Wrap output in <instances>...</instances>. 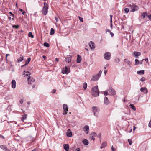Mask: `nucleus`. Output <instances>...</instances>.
<instances>
[{
    "label": "nucleus",
    "mask_w": 151,
    "mask_h": 151,
    "mask_svg": "<svg viewBox=\"0 0 151 151\" xmlns=\"http://www.w3.org/2000/svg\"><path fill=\"white\" fill-rule=\"evenodd\" d=\"M91 93L92 95L94 96H97L99 94V91L98 90V86L96 85L92 88Z\"/></svg>",
    "instance_id": "obj_1"
},
{
    "label": "nucleus",
    "mask_w": 151,
    "mask_h": 151,
    "mask_svg": "<svg viewBox=\"0 0 151 151\" xmlns=\"http://www.w3.org/2000/svg\"><path fill=\"white\" fill-rule=\"evenodd\" d=\"M99 108L96 106L93 107L92 108V112L93 113L94 115L96 117H99L98 114L99 111Z\"/></svg>",
    "instance_id": "obj_2"
},
{
    "label": "nucleus",
    "mask_w": 151,
    "mask_h": 151,
    "mask_svg": "<svg viewBox=\"0 0 151 151\" xmlns=\"http://www.w3.org/2000/svg\"><path fill=\"white\" fill-rule=\"evenodd\" d=\"M102 73V71L101 70H100L97 75H94L93 76L91 80L92 81H95L98 80L101 76Z\"/></svg>",
    "instance_id": "obj_3"
},
{
    "label": "nucleus",
    "mask_w": 151,
    "mask_h": 151,
    "mask_svg": "<svg viewBox=\"0 0 151 151\" xmlns=\"http://www.w3.org/2000/svg\"><path fill=\"white\" fill-rule=\"evenodd\" d=\"M128 6L131 9L130 11L131 12H134L137 11L138 9V7L133 4H132L129 5Z\"/></svg>",
    "instance_id": "obj_4"
},
{
    "label": "nucleus",
    "mask_w": 151,
    "mask_h": 151,
    "mask_svg": "<svg viewBox=\"0 0 151 151\" xmlns=\"http://www.w3.org/2000/svg\"><path fill=\"white\" fill-rule=\"evenodd\" d=\"M70 71V70L69 67L65 66V68H63L62 70V72L63 74H68Z\"/></svg>",
    "instance_id": "obj_5"
},
{
    "label": "nucleus",
    "mask_w": 151,
    "mask_h": 151,
    "mask_svg": "<svg viewBox=\"0 0 151 151\" xmlns=\"http://www.w3.org/2000/svg\"><path fill=\"white\" fill-rule=\"evenodd\" d=\"M63 114L64 115H66L68 111V107L67 105L66 104H64L63 105Z\"/></svg>",
    "instance_id": "obj_6"
},
{
    "label": "nucleus",
    "mask_w": 151,
    "mask_h": 151,
    "mask_svg": "<svg viewBox=\"0 0 151 151\" xmlns=\"http://www.w3.org/2000/svg\"><path fill=\"white\" fill-rule=\"evenodd\" d=\"M111 53L108 52H106L104 55V57L105 59L109 60L111 58Z\"/></svg>",
    "instance_id": "obj_7"
},
{
    "label": "nucleus",
    "mask_w": 151,
    "mask_h": 151,
    "mask_svg": "<svg viewBox=\"0 0 151 151\" xmlns=\"http://www.w3.org/2000/svg\"><path fill=\"white\" fill-rule=\"evenodd\" d=\"M27 80L28 84H31L35 81V79L32 77L29 76L27 78Z\"/></svg>",
    "instance_id": "obj_8"
},
{
    "label": "nucleus",
    "mask_w": 151,
    "mask_h": 151,
    "mask_svg": "<svg viewBox=\"0 0 151 151\" xmlns=\"http://www.w3.org/2000/svg\"><path fill=\"white\" fill-rule=\"evenodd\" d=\"M108 91L110 94L109 95H115L116 94V92L112 88L110 87Z\"/></svg>",
    "instance_id": "obj_9"
},
{
    "label": "nucleus",
    "mask_w": 151,
    "mask_h": 151,
    "mask_svg": "<svg viewBox=\"0 0 151 151\" xmlns=\"http://www.w3.org/2000/svg\"><path fill=\"white\" fill-rule=\"evenodd\" d=\"M89 46L91 49L95 48V44L92 41H90L89 43Z\"/></svg>",
    "instance_id": "obj_10"
},
{
    "label": "nucleus",
    "mask_w": 151,
    "mask_h": 151,
    "mask_svg": "<svg viewBox=\"0 0 151 151\" xmlns=\"http://www.w3.org/2000/svg\"><path fill=\"white\" fill-rule=\"evenodd\" d=\"M83 129L86 133V134H88V133L89 130V127L88 126H85L83 128Z\"/></svg>",
    "instance_id": "obj_11"
},
{
    "label": "nucleus",
    "mask_w": 151,
    "mask_h": 151,
    "mask_svg": "<svg viewBox=\"0 0 151 151\" xmlns=\"http://www.w3.org/2000/svg\"><path fill=\"white\" fill-rule=\"evenodd\" d=\"M140 91L142 92H144L145 94L148 92V90L145 87H142L140 89Z\"/></svg>",
    "instance_id": "obj_12"
},
{
    "label": "nucleus",
    "mask_w": 151,
    "mask_h": 151,
    "mask_svg": "<svg viewBox=\"0 0 151 151\" xmlns=\"http://www.w3.org/2000/svg\"><path fill=\"white\" fill-rule=\"evenodd\" d=\"M12 87L13 88H15L16 87V82L15 80H13L11 82Z\"/></svg>",
    "instance_id": "obj_13"
},
{
    "label": "nucleus",
    "mask_w": 151,
    "mask_h": 151,
    "mask_svg": "<svg viewBox=\"0 0 151 151\" xmlns=\"http://www.w3.org/2000/svg\"><path fill=\"white\" fill-rule=\"evenodd\" d=\"M141 53L139 52L134 51L133 52V54L136 58H137L139 56L141 55Z\"/></svg>",
    "instance_id": "obj_14"
},
{
    "label": "nucleus",
    "mask_w": 151,
    "mask_h": 151,
    "mask_svg": "<svg viewBox=\"0 0 151 151\" xmlns=\"http://www.w3.org/2000/svg\"><path fill=\"white\" fill-rule=\"evenodd\" d=\"M48 9L43 8L42 10V14L45 15L47 14Z\"/></svg>",
    "instance_id": "obj_15"
},
{
    "label": "nucleus",
    "mask_w": 151,
    "mask_h": 151,
    "mask_svg": "<svg viewBox=\"0 0 151 151\" xmlns=\"http://www.w3.org/2000/svg\"><path fill=\"white\" fill-rule=\"evenodd\" d=\"M110 103L108 98L107 97H105L104 99V103L106 105H108Z\"/></svg>",
    "instance_id": "obj_16"
},
{
    "label": "nucleus",
    "mask_w": 151,
    "mask_h": 151,
    "mask_svg": "<svg viewBox=\"0 0 151 151\" xmlns=\"http://www.w3.org/2000/svg\"><path fill=\"white\" fill-rule=\"evenodd\" d=\"M31 73L29 71H24L23 72V75H24V76H27L29 75H30Z\"/></svg>",
    "instance_id": "obj_17"
},
{
    "label": "nucleus",
    "mask_w": 151,
    "mask_h": 151,
    "mask_svg": "<svg viewBox=\"0 0 151 151\" xmlns=\"http://www.w3.org/2000/svg\"><path fill=\"white\" fill-rule=\"evenodd\" d=\"M64 149L66 151H68L69 149V146L68 144H65L63 145Z\"/></svg>",
    "instance_id": "obj_18"
},
{
    "label": "nucleus",
    "mask_w": 151,
    "mask_h": 151,
    "mask_svg": "<svg viewBox=\"0 0 151 151\" xmlns=\"http://www.w3.org/2000/svg\"><path fill=\"white\" fill-rule=\"evenodd\" d=\"M106 145H107V142H106L105 141V142H103L100 148L101 149L104 148L105 147H106Z\"/></svg>",
    "instance_id": "obj_19"
},
{
    "label": "nucleus",
    "mask_w": 151,
    "mask_h": 151,
    "mask_svg": "<svg viewBox=\"0 0 151 151\" xmlns=\"http://www.w3.org/2000/svg\"><path fill=\"white\" fill-rule=\"evenodd\" d=\"M81 60V56L79 55H77V58L76 60L77 63H80Z\"/></svg>",
    "instance_id": "obj_20"
},
{
    "label": "nucleus",
    "mask_w": 151,
    "mask_h": 151,
    "mask_svg": "<svg viewBox=\"0 0 151 151\" xmlns=\"http://www.w3.org/2000/svg\"><path fill=\"white\" fill-rule=\"evenodd\" d=\"M24 59L23 56L21 55H20V57L17 59V61L18 63L22 61Z\"/></svg>",
    "instance_id": "obj_21"
},
{
    "label": "nucleus",
    "mask_w": 151,
    "mask_h": 151,
    "mask_svg": "<svg viewBox=\"0 0 151 151\" xmlns=\"http://www.w3.org/2000/svg\"><path fill=\"white\" fill-rule=\"evenodd\" d=\"M82 142L83 144L86 145H87L88 144V142L86 139H84Z\"/></svg>",
    "instance_id": "obj_22"
},
{
    "label": "nucleus",
    "mask_w": 151,
    "mask_h": 151,
    "mask_svg": "<svg viewBox=\"0 0 151 151\" xmlns=\"http://www.w3.org/2000/svg\"><path fill=\"white\" fill-rule=\"evenodd\" d=\"M69 130L70 131L69 132L68 130V132L67 133V136L68 137H71L72 135V133L70 131V129H69Z\"/></svg>",
    "instance_id": "obj_23"
},
{
    "label": "nucleus",
    "mask_w": 151,
    "mask_h": 151,
    "mask_svg": "<svg viewBox=\"0 0 151 151\" xmlns=\"http://www.w3.org/2000/svg\"><path fill=\"white\" fill-rule=\"evenodd\" d=\"M124 62L126 63H127L128 65L129 66V67L131 68V66L130 65V61L129 60H127V59H125L124 60Z\"/></svg>",
    "instance_id": "obj_24"
},
{
    "label": "nucleus",
    "mask_w": 151,
    "mask_h": 151,
    "mask_svg": "<svg viewBox=\"0 0 151 151\" xmlns=\"http://www.w3.org/2000/svg\"><path fill=\"white\" fill-rule=\"evenodd\" d=\"M137 73L139 75H142L144 73V70H142L140 71H138L137 72Z\"/></svg>",
    "instance_id": "obj_25"
},
{
    "label": "nucleus",
    "mask_w": 151,
    "mask_h": 151,
    "mask_svg": "<svg viewBox=\"0 0 151 151\" xmlns=\"http://www.w3.org/2000/svg\"><path fill=\"white\" fill-rule=\"evenodd\" d=\"M72 57L70 55H68L67 57L65 58V61H67L68 60H71Z\"/></svg>",
    "instance_id": "obj_26"
},
{
    "label": "nucleus",
    "mask_w": 151,
    "mask_h": 151,
    "mask_svg": "<svg viewBox=\"0 0 151 151\" xmlns=\"http://www.w3.org/2000/svg\"><path fill=\"white\" fill-rule=\"evenodd\" d=\"M31 59L30 58H28L26 61L25 62V65H27L29 63L31 60Z\"/></svg>",
    "instance_id": "obj_27"
},
{
    "label": "nucleus",
    "mask_w": 151,
    "mask_h": 151,
    "mask_svg": "<svg viewBox=\"0 0 151 151\" xmlns=\"http://www.w3.org/2000/svg\"><path fill=\"white\" fill-rule=\"evenodd\" d=\"M27 116V114H25L24 115L22 116V117L21 120L23 122L24 120L26 118Z\"/></svg>",
    "instance_id": "obj_28"
},
{
    "label": "nucleus",
    "mask_w": 151,
    "mask_h": 151,
    "mask_svg": "<svg viewBox=\"0 0 151 151\" xmlns=\"http://www.w3.org/2000/svg\"><path fill=\"white\" fill-rule=\"evenodd\" d=\"M97 135V134L96 133L94 132H92L91 135V137H96Z\"/></svg>",
    "instance_id": "obj_29"
},
{
    "label": "nucleus",
    "mask_w": 151,
    "mask_h": 151,
    "mask_svg": "<svg viewBox=\"0 0 151 151\" xmlns=\"http://www.w3.org/2000/svg\"><path fill=\"white\" fill-rule=\"evenodd\" d=\"M147 14V12H145L142 13L141 16L142 17L143 19H144L145 17V15Z\"/></svg>",
    "instance_id": "obj_30"
},
{
    "label": "nucleus",
    "mask_w": 151,
    "mask_h": 151,
    "mask_svg": "<svg viewBox=\"0 0 151 151\" xmlns=\"http://www.w3.org/2000/svg\"><path fill=\"white\" fill-rule=\"evenodd\" d=\"M55 33V30L53 28H52L51 29L50 35H52Z\"/></svg>",
    "instance_id": "obj_31"
},
{
    "label": "nucleus",
    "mask_w": 151,
    "mask_h": 151,
    "mask_svg": "<svg viewBox=\"0 0 151 151\" xmlns=\"http://www.w3.org/2000/svg\"><path fill=\"white\" fill-rule=\"evenodd\" d=\"M129 106L131 107L132 109H133L134 111L136 110V108L133 104H130L129 105Z\"/></svg>",
    "instance_id": "obj_32"
},
{
    "label": "nucleus",
    "mask_w": 151,
    "mask_h": 151,
    "mask_svg": "<svg viewBox=\"0 0 151 151\" xmlns=\"http://www.w3.org/2000/svg\"><path fill=\"white\" fill-rule=\"evenodd\" d=\"M44 7L43 8L48 9V5L46 2L44 3Z\"/></svg>",
    "instance_id": "obj_33"
},
{
    "label": "nucleus",
    "mask_w": 151,
    "mask_h": 151,
    "mask_svg": "<svg viewBox=\"0 0 151 151\" xmlns=\"http://www.w3.org/2000/svg\"><path fill=\"white\" fill-rule=\"evenodd\" d=\"M28 36L29 37L32 38H33L34 37V35L31 32H29V33Z\"/></svg>",
    "instance_id": "obj_34"
},
{
    "label": "nucleus",
    "mask_w": 151,
    "mask_h": 151,
    "mask_svg": "<svg viewBox=\"0 0 151 151\" xmlns=\"http://www.w3.org/2000/svg\"><path fill=\"white\" fill-rule=\"evenodd\" d=\"M87 86V83H84L83 86V87L85 90H86V89Z\"/></svg>",
    "instance_id": "obj_35"
},
{
    "label": "nucleus",
    "mask_w": 151,
    "mask_h": 151,
    "mask_svg": "<svg viewBox=\"0 0 151 151\" xmlns=\"http://www.w3.org/2000/svg\"><path fill=\"white\" fill-rule=\"evenodd\" d=\"M0 148L3 150H6L7 148L4 145H0Z\"/></svg>",
    "instance_id": "obj_36"
},
{
    "label": "nucleus",
    "mask_w": 151,
    "mask_h": 151,
    "mask_svg": "<svg viewBox=\"0 0 151 151\" xmlns=\"http://www.w3.org/2000/svg\"><path fill=\"white\" fill-rule=\"evenodd\" d=\"M115 62L116 63H118L120 61V59L118 58H116L114 59Z\"/></svg>",
    "instance_id": "obj_37"
},
{
    "label": "nucleus",
    "mask_w": 151,
    "mask_h": 151,
    "mask_svg": "<svg viewBox=\"0 0 151 151\" xmlns=\"http://www.w3.org/2000/svg\"><path fill=\"white\" fill-rule=\"evenodd\" d=\"M135 65H137L138 64H139L140 63V61H139V60L137 59H136L135 60Z\"/></svg>",
    "instance_id": "obj_38"
},
{
    "label": "nucleus",
    "mask_w": 151,
    "mask_h": 151,
    "mask_svg": "<svg viewBox=\"0 0 151 151\" xmlns=\"http://www.w3.org/2000/svg\"><path fill=\"white\" fill-rule=\"evenodd\" d=\"M43 45L44 46L47 47H49L50 46V45L47 42L44 43Z\"/></svg>",
    "instance_id": "obj_39"
},
{
    "label": "nucleus",
    "mask_w": 151,
    "mask_h": 151,
    "mask_svg": "<svg viewBox=\"0 0 151 151\" xmlns=\"http://www.w3.org/2000/svg\"><path fill=\"white\" fill-rule=\"evenodd\" d=\"M125 13H127L129 12V9L128 8H126L124 9Z\"/></svg>",
    "instance_id": "obj_40"
},
{
    "label": "nucleus",
    "mask_w": 151,
    "mask_h": 151,
    "mask_svg": "<svg viewBox=\"0 0 151 151\" xmlns=\"http://www.w3.org/2000/svg\"><path fill=\"white\" fill-rule=\"evenodd\" d=\"M13 28H15L16 29L19 28V26L18 25H13L12 26Z\"/></svg>",
    "instance_id": "obj_41"
},
{
    "label": "nucleus",
    "mask_w": 151,
    "mask_h": 151,
    "mask_svg": "<svg viewBox=\"0 0 151 151\" xmlns=\"http://www.w3.org/2000/svg\"><path fill=\"white\" fill-rule=\"evenodd\" d=\"M128 142H129V144L130 145H131L132 144V142L131 139H128Z\"/></svg>",
    "instance_id": "obj_42"
},
{
    "label": "nucleus",
    "mask_w": 151,
    "mask_h": 151,
    "mask_svg": "<svg viewBox=\"0 0 151 151\" xmlns=\"http://www.w3.org/2000/svg\"><path fill=\"white\" fill-rule=\"evenodd\" d=\"M9 14H11V15L12 17H13V18H14V15L12 13V12H9ZM12 19V20H14V18H13Z\"/></svg>",
    "instance_id": "obj_43"
},
{
    "label": "nucleus",
    "mask_w": 151,
    "mask_h": 151,
    "mask_svg": "<svg viewBox=\"0 0 151 151\" xmlns=\"http://www.w3.org/2000/svg\"><path fill=\"white\" fill-rule=\"evenodd\" d=\"M109 92L108 91V90L107 91H105L104 93V95L105 96V97H106V96L108 95V92Z\"/></svg>",
    "instance_id": "obj_44"
},
{
    "label": "nucleus",
    "mask_w": 151,
    "mask_h": 151,
    "mask_svg": "<svg viewBox=\"0 0 151 151\" xmlns=\"http://www.w3.org/2000/svg\"><path fill=\"white\" fill-rule=\"evenodd\" d=\"M145 80V77H142L140 79V81L142 82L144 81Z\"/></svg>",
    "instance_id": "obj_45"
},
{
    "label": "nucleus",
    "mask_w": 151,
    "mask_h": 151,
    "mask_svg": "<svg viewBox=\"0 0 151 151\" xmlns=\"http://www.w3.org/2000/svg\"><path fill=\"white\" fill-rule=\"evenodd\" d=\"M79 17V20H80L82 22H83V18L81 17H80L79 16L78 17Z\"/></svg>",
    "instance_id": "obj_46"
},
{
    "label": "nucleus",
    "mask_w": 151,
    "mask_h": 151,
    "mask_svg": "<svg viewBox=\"0 0 151 151\" xmlns=\"http://www.w3.org/2000/svg\"><path fill=\"white\" fill-rule=\"evenodd\" d=\"M115 148L113 147V146L112 145L111 146V150L112 151H115Z\"/></svg>",
    "instance_id": "obj_47"
},
{
    "label": "nucleus",
    "mask_w": 151,
    "mask_h": 151,
    "mask_svg": "<svg viewBox=\"0 0 151 151\" xmlns=\"http://www.w3.org/2000/svg\"><path fill=\"white\" fill-rule=\"evenodd\" d=\"M148 126L150 127L151 128V120L149 122Z\"/></svg>",
    "instance_id": "obj_48"
},
{
    "label": "nucleus",
    "mask_w": 151,
    "mask_h": 151,
    "mask_svg": "<svg viewBox=\"0 0 151 151\" xmlns=\"http://www.w3.org/2000/svg\"><path fill=\"white\" fill-rule=\"evenodd\" d=\"M58 16H56L55 17V18L56 22H58Z\"/></svg>",
    "instance_id": "obj_49"
},
{
    "label": "nucleus",
    "mask_w": 151,
    "mask_h": 151,
    "mask_svg": "<svg viewBox=\"0 0 151 151\" xmlns=\"http://www.w3.org/2000/svg\"><path fill=\"white\" fill-rule=\"evenodd\" d=\"M56 90L55 89H53L52 91V93H55L56 92Z\"/></svg>",
    "instance_id": "obj_50"
},
{
    "label": "nucleus",
    "mask_w": 151,
    "mask_h": 151,
    "mask_svg": "<svg viewBox=\"0 0 151 151\" xmlns=\"http://www.w3.org/2000/svg\"><path fill=\"white\" fill-rule=\"evenodd\" d=\"M112 16L111 15H110V21L111 22H112Z\"/></svg>",
    "instance_id": "obj_51"
},
{
    "label": "nucleus",
    "mask_w": 151,
    "mask_h": 151,
    "mask_svg": "<svg viewBox=\"0 0 151 151\" xmlns=\"http://www.w3.org/2000/svg\"><path fill=\"white\" fill-rule=\"evenodd\" d=\"M42 57L44 60H46L47 58V57L45 55H43Z\"/></svg>",
    "instance_id": "obj_52"
},
{
    "label": "nucleus",
    "mask_w": 151,
    "mask_h": 151,
    "mask_svg": "<svg viewBox=\"0 0 151 151\" xmlns=\"http://www.w3.org/2000/svg\"><path fill=\"white\" fill-rule=\"evenodd\" d=\"M110 33V34L111 35V37H112L114 35V33L112 32H111Z\"/></svg>",
    "instance_id": "obj_53"
},
{
    "label": "nucleus",
    "mask_w": 151,
    "mask_h": 151,
    "mask_svg": "<svg viewBox=\"0 0 151 151\" xmlns=\"http://www.w3.org/2000/svg\"><path fill=\"white\" fill-rule=\"evenodd\" d=\"M148 18L149 20L151 21V14L148 16Z\"/></svg>",
    "instance_id": "obj_54"
},
{
    "label": "nucleus",
    "mask_w": 151,
    "mask_h": 151,
    "mask_svg": "<svg viewBox=\"0 0 151 151\" xmlns=\"http://www.w3.org/2000/svg\"><path fill=\"white\" fill-rule=\"evenodd\" d=\"M0 138H2L3 139H5L4 137L1 134H0Z\"/></svg>",
    "instance_id": "obj_55"
},
{
    "label": "nucleus",
    "mask_w": 151,
    "mask_h": 151,
    "mask_svg": "<svg viewBox=\"0 0 151 151\" xmlns=\"http://www.w3.org/2000/svg\"><path fill=\"white\" fill-rule=\"evenodd\" d=\"M75 151H80V149L79 148H78Z\"/></svg>",
    "instance_id": "obj_56"
},
{
    "label": "nucleus",
    "mask_w": 151,
    "mask_h": 151,
    "mask_svg": "<svg viewBox=\"0 0 151 151\" xmlns=\"http://www.w3.org/2000/svg\"><path fill=\"white\" fill-rule=\"evenodd\" d=\"M145 60L147 63H148V58H145Z\"/></svg>",
    "instance_id": "obj_57"
},
{
    "label": "nucleus",
    "mask_w": 151,
    "mask_h": 151,
    "mask_svg": "<svg viewBox=\"0 0 151 151\" xmlns=\"http://www.w3.org/2000/svg\"><path fill=\"white\" fill-rule=\"evenodd\" d=\"M23 102V100H20V103L21 104H22Z\"/></svg>",
    "instance_id": "obj_58"
},
{
    "label": "nucleus",
    "mask_w": 151,
    "mask_h": 151,
    "mask_svg": "<svg viewBox=\"0 0 151 151\" xmlns=\"http://www.w3.org/2000/svg\"><path fill=\"white\" fill-rule=\"evenodd\" d=\"M71 60H68L67 61H66L68 63H70L71 62Z\"/></svg>",
    "instance_id": "obj_59"
},
{
    "label": "nucleus",
    "mask_w": 151,
    "mask_h": 151,
    "mask_svg": "<svg viewBox=\"0 0 151 151\" xmlns=\"http://www.w3.org/2000/svg\"><path fill=\"white\" fill-rule=\"evenodd\" d=\"M136 128V127L134 126L133 127V131H134L135 129Z\"/></svg>",
    "instance_id": "obj_60"
},
{
    "label": "nucleus",
    "mask_w": 151,
    "mask_h": 151,
    "mask_svg": "<svg viewBox=\"0 0 151 151\" xmlns=\"http://www.w3.org/2000/svg\"><path fill=\"white\" fill-rule=\"evenodd\" d=\"M106 32H108L109 33H110L111 32V31L109 29H107L106 30Z\"/></svg>",
    "instance_id": "obj_61"
},
{
    "label": "nucleus",
    "mask_w": 151,
    "mask_h": 151,
    "mask_svg": "<svg viewBox=\"0 0 151 151\" xmlns=\"http://www.w3.org/2000/svg\"><path fill=\"white\" fill-rule=\"evenodd\" d=\"M107 70H104V74L106 75V73H107Z\"/></svg>",
    "instance_id": "obj_62"
},
{
    "label": "nucleus",
    "mask_w": 151,
    "mask_h": 151,
    "mask_svg": "<svg viewBox=\"0 0 151 151\" xmlns=\"http://www.w3.org/2000/svg\"><path fill=\"white\" fill-rule=\"evenodd\" d=\"M9 55H9V54H6V58H7V57L8 56H9Z\"/></svg>",
    "instance_id": "obj_63"
},
{
    "label": "nucleus",
    "mask_w": 151,
    "mask_h": 151,
    "mask_svg": "<svg viewBox=\"0 0 151 151\" xmlns=\"http://www.w3.org/2000/svg\"><path fill=\"white\" fill-rule=\"evenodd\" d=\"M37 150V149L36 148H34L33 150H32V151H36Z\"/></svg>",
    "instance_id": "obj_64"
}]
</instances>
